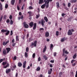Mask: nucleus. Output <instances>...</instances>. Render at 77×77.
Masks as SVG:
<instances>
[{"mask_svg":"<svg viewBox=\"0 0 77 77\" xmlns=\"http://www.w3.org/2000/svg\"><path fill=\"white\" fill-rule=\"evenodd\" d=\"M37 43V41H35L34 42V43H32V46H33V45H34V47H36Z\"/></svg>","mask_w":77,"mask_h":77,"instance_id":"4","label":"nucleus"},{"mask_svg":"<svg viewBox=\"0 0 77 77\" xmlns=\"http://www.w3.org/2000/svg\"><path fill=\"white\" fill-rule=\"evenodd\" d=\"M39 30L40 32H42V33L44 32V29L43 28H40Z\"/></svg>","mask_w":77,"mask_h":77,"instance_id":"16","label":"nucleus"},{"mask_svg":"<svg viewBox=\"0 0 77 77\" xmlns=\"http://www.w3.org/2000/svg\"><path fill=\"white\" fill-rule=\"evenodd\" d=\"M46 50H47V46H45V48L43 49V53H44L45 52V51H46Z\"/></svg>","mask_w":77,"mask_h":77,"instance_id":"13","label":"nucleus"},{"mask_svg":"<svg viewBox=\"0 0 77 77\" xmlns=\"http://www.w3.org/2000/svg\"><path fill=\"white\" fill-rule=\"evenodd\" d=\"M45 4H43L41 6V8L42 9H44L45 8Z\"/></svg>","mask_w":77,"mask_h":77,"instance_id":"14","label":"nucleus"},{"mask_svg":"<svg viewBox=\"0 0 77 77\" xmlns=\"http://www.w3.org/2000/svg\"><path fill=\"white\" fill-rule=\"evenodd\" d=\"M15 0H11V2L12 5H14V3H15Z\"/></svg>","mask_w":77,"mask_h":77,"instance_id":"17","label":"nucleus"},{"mask_svg":"<svg viewBox=\"0 0 77 77\" xmlns=\"http://www.w3.org/2000/svg\"><path fill=\"white\" fill-rule=\"evenodd\" d=\"M9 22H10V20H9V19H8L6 21V23H9Z\"/></svg>","mask_w":77,"mask_h":77,"instance_id":"45","label":"nucleus"},{"mask_svg":"<svg viewBox=\"0 0 77 77\" xmlns=\"http://www.w3.org/2000/svg\"><path fill=\"white\" fill-rule=\"evenodd\" d=\"M33 25V22H31L29 23V26L30 27H32Z\"/></svg>","mask_w":77,"mask_h":77,"instance_id":"21","label":"nucleus"},{"mask_svg":"<svg viewBox=\"0 0 77 77\" xmlns=\"http://www.w3.org/2000/svg\"><path fill=\"white\" fill-rule=\"evenodd\" d=\"M17 59V57L14 56V57L13 60H15Z\"/></svg>","mask_w":77,"mask_h":77,"instance_id":"44","label":"nucleus"},{"mask_svg":"<svg viewBox=\"0 0 77 77\" xmlns=\"http://www.w3.org/2000/svg\"><path fill=\"white\" fill-rule=\"evenodd\" d=\"M25 56L26 57H28V55H27V52H25Z\"/></svg>","mask_w":77,"mask_h":77,"instance_id":"27","label":"nucleus"},{"mask_svg":"<svg viewBox=\"0 0 77 77\" xmlns=\"http://www.w3.org/2000/svg\"><path fill=\"white\" fill-rule=\"evenodd\" d=\"M26 52H28V51H29V48L28 47L26 48Z\"/></svg>","mask_w":77,"mask_h":77,"instance_id":"47","label":"nucleus"},{"mask_svg":"<svg viewBox=\"0 0 77 77\" xmlns=\"http://www.w3.org/2000/svg\"><path fill=\"white\" fill-rule=\"evenodd\" d=\"M16 41H18L19 40V38L18 35L16 36Z\"/></svg>","mask_w":77,"mask_h":77,"instance_id":"33","label":"nucleus"},{"mask_svg":"<svg viewBox=\"0 0 77 77\" xmlns=\"http://www.w3.org/2000/svg\"><path fill=\"white\" fill-rule=\"evenodd\" d=\"M24 4H23V6H22V10H23V9H24Z\"/></svg>","mask_w":77,"mask_h":77,"instance_id":"48","label":"nucleus"},{"mask_svg":"<svg viewBox=\"0 0 77 77\" xmlns=\"http://www.w3.org/2000/svg\"><path fill=\"white\" fill-rule=\"evenodd\" d=\"M35 54L34 53L32 55V57L33 58H35Z\"/></svg>","mask_w":77,"mask_h":77,"instance_id":"46","label":"nucleus"},{"mask_svg":"<svg viewBox=\"0 0 77 77\" xmlns=\"http://www.w3.org/2000/svg\"><path fill=\"white\" fill-rule=\"evenodd\" d=\"M50 2H52V0H47L46 1V2L49 3Z\"/></svg>","mask_w":77,"mask_h":77,"instance_id":"37","label":"nucleus"},{"mask_svg":"<svg viewBox=\"0 0 77 77\" xmlns=\"http://www.w3.org/2000/svg\"><path fill=\"white\" fill-rule=\"evenodd\" d=\"M65 15H66V14H62V17H64V16H65Z\"/></svg>","mask_w":77,"mask_h":77,"instance_id":"54","label":"nucleus"},{"mask_svg":"<svg viewBox=\"0 0 77 77\" xmlns=\"http://www.w3.org/2000/svg\"><path fill=\"white\" fill-rule=\"evenodd\" d=\"M17 9L18 11H19L20 10V7H19V6H17Z\"/></svg>","mask_w":77,"mask_h":77,"instance_id":"52","label":"nucleus"},{"mask_svg":"<svg viewBox=\"0 0 77 77\" xmlns=\"http://www.w3.org/2000/svg\"><path fill=\"white\" fill-rule=\"evenodd\" d=\"M23 18H24V17L23 16V15H22L21 16L20 18L22 20Z\"/></svg>","mask_w":77,"mask_h":77,"instance_id":"49","label":"nucleus"},{"mask_svg":"<svg viewBox=\"0 0 77 77\" xmlns=\"http://www.w3.org/2000/svg\"><path fill=\"white\" fill-rule=\"evenodd\" d=\"M56 36H58L59 35V32L57 31L56 32Z\"/></svg>","mask_w":77,"mask_h":77,"instance_id":"43","label":"nucleus"},{"mask_svg":"<svg viewBox=\"0 0 77 77\" xmlns=\"http://www.w3.org/2000/svg\"><path fill=\"white\" fill-rule=\"evenodd\" d=\"M29 9H33V8L31 6H30L29 7Z\"/></svg>","mask_w":77,"mask_h":77,"instance_id":"38","label":"nucleus"},{"mask_svg":"<svg viewBox=\"0 0 77 77\" xmlns=\"http://www.w3.org/2000/svg\"><path fill=\"white\" fill-rule=\"evenodd\" d=\"M44 19L45 20L46 22H48V19L47 18V17H44Z\"/></svg>","mask_w":77,"mask_h":77,"instance_id":"24","label":"nucleus"},{"mask_svg":"<svg viewBox=\"0 0 77 77\" xmlns=\"http://www.w3.org/2000/svg\"><path fill=\"white\" fill-rule=\"evenodd\" d=\"M72 34V32H71V30L70 29L69 30L68 32V35H71Z\"/></svg>","mask_w":77,"mask_h":77,"instance_id":"8","label":"nucleus"},{"mask_svg":"<svg viewBox=\"0 0 77 77\" xmlns=\"http://www.w3.org/2000/svg\"><path fill=\"white\" fill-rule=\"evenodd\" d=\"M2 9H3V8L2 7V4H0V10L1 11H2Z\"/></svg>","mask_w":77,"mask_h":77,"instance_id":"30","label":"nucleus"},{"mask_svg":"<svg viewBox=\"0 0 77 77\" xmlns=\"http://www.w3.org/2000/svg\"><path fill=\"white\" fill-rule=\"evenodd\" d=\"M43 57L44 58V59H45V60H47V57H46L45 55L43 56Z\"/></svg>","mask_w":77,"mask_h":77,"instance_id":"32","label":"nucleus"},{"mask_svg":"<svg viewBox=\"0 0 77 77\" xmlns=\"http://www.w3.org/2000/svg\"><path fill=\"white\" fill-rule=\"evenodd\" d=\"M28 13L29 14V16H32V12L29 11L28 12Z\"/></svg>","mask_w":77,"mask_h":77,"instance_id":"36","label":"nucleus"},{"mask_svg":"<svg viewBox=\"0 0 77 77\" xmlns=\"http://www.w3.org/2000/svg\"><path fill=\"white\" fill-rule=\"evenodd\" d=\"M53 44H51V46H50V49L51 50H52L53 49Z\"/></svg>","mask_w":77,"mask_h":77,"instance_id":"29","label":"nucleus"},{"mask_svg":"<svg viewBox=\"0 0 77 77\" xmlns=\"http://www.w3.org/2000/svg\"><path fill=\"white\" fill-rule=\"evenodd\" d=\"M76 56H77V55L76 54H75L73 57V59H75V58H76Z\"/></svg>","mask_w":77,"mask_h":77,"instance_id":"25","label":"nucleus"},{"mask_svg":"<svg viewBox=\"0 0 77 77\" xmlns=\"http://www.w3.org/2000/svg\"><path fill=\"white\" fill-rule=\"evenodd\" d=\"M40 69H41V68H40V67H38L36 69V70L37 71H40Z\"/></svg>","mask_w":77,"mask_h":77,"instance_id":"26","label":"nucleus"},{"mask_svg":"<svg viewBox=\"0 0 77 77\" xmlns=\"http://www.w3.org/2000/svg\"><path fill=\"white\" fill-rule=\"evenodd\" d=\"M6 17H7V16L6 15H4V19L6 20Z\"/></svg>","mask_w":77,"mask_h":77,"instance_id":"50","label":"nucleus"},{"mask_svg":"<svg viewBox=\"0 0 77 77\" xmlns=\"http://www.w3.org/2000/svg\"><path fill=\"white\" fill-rule=\"evenodd\" d=\"M14 41H15V40H14V39H13L12 40V42L13 43H14Z\"/></svg>","mask_w":77,"mask_h":77,"instance_id":"61","label":"nucleus"},{"mask_svg":"<svg viewBox=\"0 0 77 77\" xmlns=\"http://www.w3.org/2000/svg\"><path fill=\"white\" fill-rule=\"evenodd\" d=\"M3 65H6V66H4V68H6L7 67H8L9 66V64L8 63H7L6 62H3L2 63Z\"/></svg>","mask_w":77,"mask_h":77,"instance_id":"1","label":"nucleus"},{"mask_svg":"<svg viewBox=\"0 0 77 77\" xmlns=\"http://www.w3.org/2000/svg\"><path fill=\"white\" fill-rule=\"evenodd\" d=\"M7 32V30L5 29H2L1 30V32H2L3 33H5V32Z\"/></svg>","mask_w":77,"mask_h":77,"instance_id":"22","label":"nucleus"},{"mask_svg":"<svg viewBox=\"0 0 77 77\" xmlns=\"http://www.w3.org/2000/svg\"><path fill=\"white\" fill-rule=\"evenodd\" d=\"M11 71V69H6V72L7 74H8L9 72Z\"/></svg>","mask_w":77,"mask_h":77,"instance_id":"5","label":"nucleus"},{"mask_svg":"<svg viewBox=\"0 0 77 77\" xmlns=\"http://www.w3.org/2000/svg\"><path fill=\"white\" fill-rule=\"evenodd\" d=\"M65 48H64L63 49V53H65Z\"/></svg>","mask_w":77,"mask_h":77,"instance_id":"60","label":"nucleus"},{"mask_svg":"<svg viewBox=\"0 0 77 77\" xmlns=\"http://www.w3.org/2000/svg\"><path fill=\"white\" fill-rule=\"evenodd\" d=\"M65 38H63L61 39V42H63V41H65Z\"/></svg>","mask_w":77,"mask_h":77,"instance_id":"28","label":"nucleus"},{"mask_svg":"<svg viewBox=\"0 0 77 77\" xmlns=\"http://www.w3.org/2000/svg\"><path fill=\"white\" fill-rule=\"evenodd\" d=\"M13 21L12 20H10V24L11 25H12V24H13Z\"/></svg>","mask_w":77,"mask_h":77,"instance_id":"40","label":"nucleus"},{"mask_svg":"<svg viewBox=\"0 0 77 77\" xmlns=\"http://www.w3.org/2000/svg\"><path fill=\"white\" fill-rule=\"evenodd\" d=\"M50 62H51V63H54V60H51L50 61Z\"/></svg>","mask_w":77,"mask_h":77,"instance_id":"58","label":"nucleus"},{"mask_svg":"<svg viewBox=\"0 0 77 77\" xmlns=\"http://www.w3.org/2000/svg\"><path fill=\"white\" fill-rule=\"evenodd\" d=\"M52 71H53V69H52V68H51L50 69V70H49L48 71V74H51V72H52Z\"/></svg>","mask_w":77,"mask_h":77,"instance_id":"10","label":"nucleus"},{"mask_svg":"<svg viewBox=\"0 0 77 77\" xmlns=\"http://www.w3.org/2000/svg\"><path fill=\"white\" fill-rule=\"evenodd\" d=\"M22 15V14L21 13V12H19V15L21 16Z\"/></svg>","mask_w":77,"mask_h":77,"instance_id":"59","label":"nucleus"},{"mask_svg":"<svg viewBox=\"0 0 77 77\" xmlns=\"http://www.w3.org/2000/svg\"><path fill=\"white\" fill-rule=\"evenodd\" d=\"M13 34V32L12 31H11V35H12Z\"/></svg>","mask_w":77,"mask_h":77,"instance_id":"55","label":"nucleus"},{"mask_svg":"<svg viewBox=\"0 0 77 77\" xmlns=\"http://www.w3.org/2000/svg\"><path fill=\"white\" fill-rule=\"evenodd\" d=\"M6 32H7L5 33V35L7 36V35H9V34L10 33V31L7 30Z\"/></svg>","mask_w":77,"mask_h":77,"instance_id":"18","label":"nucleus"},{"mask_svg":"<svg viewBox=\"0 0 77 77\" xmlns=\"http://www.w3.org/2000/svg\"><path fill=\"white\" fill-rule=\"evenodd\" d=\"M74 61H75V60H72L71 62V63H74Z\"/></svg>","mask_w":77,"mask_h":77,"instance_id":"56","label":"nucleus"},{"mask_svg":"<svg viewBox=\"0 0 77 77\" xmlns=\"http://www.w3.org/2000/svg\"><path fill=\"white\" fill-rule=\"evenodd\" d=\"M40 16V15H39V14H38V15H37L36 18H37V19L38 18V17H39Z\"/></svg>","mask_w":77,"mask_h":77,"instance_id":"39","label":"nucleus"},{"mask_svg":"<svg viewBox=\"0 0 77 77\" xmlns=\"http://www.w3.org/2000/svg\"><path fill=\"white\" fill-rule=\"evenodd\" d=\"M64 52H65V54H69V52H67V51H65Z\"/></svg>","mask_w":77,"mask_h":77,"instance_id":"41","label":"nucleus"},{"mask_svg":"<svg viewBox=\"0 0 77 77\" xmlns=\"http://www.w3.org/2000/svg\"><path fill=\"white\" fill-rule=\"evenodd\" d=\"M3 53L4 54H6V50H4L3 51Z\"/></svg>","mask_w":77,"mask_h":77,"instance_id":"34","label":"nucleus"},{"mask_svg":"<svg viewBox=\"0 0 77 77\" xmlns=\"http://www.w3.org/2000/svg\"><path fill=\"white\" fill-rule=\"evenodd\" d=\"M9 18L11 20H12V16L11 15H10Z\"/></svg>","mask_w":77,"mask_h":77,"instance_id":"35","label":"nucleus"},{"mask_svg":"<svg viewBox=\"0 0 77 77\" xmlns=\"http://www.w3.org/2000/svg\"><path fill=\"white\" fill-rule=\"evenodd\" d=\"M23 26L25 28H29V25L27 24L25 22H24L23 23Z\"/></svg>","mask_w":77,"mask_h":77,"instance_id":"3","label":"nucleus"},{"mask_svg":"<svg viewBox=\"0 0 77 77\" xmlns=\"http://www.w3.org/2000/svg\"><path fill=\"white\" fill-rule=\"evenodd\" d=\"M57 8H59V3L57 2Z\"/></svg>","mask_w":77,"mask_h":77,"instance_id":"31","label":"nucleus"},{"mask_svg":"<svg viewBox=\"0 0 77 77\" xmlns=\"http://www.w3.org/2000/svg\"><path fill=\"white\" fill-rule=\"evenodd\" d=\"M46 0H39L38 4L39 5H42Z\"/></svg>","mask_w":77,"mask_h":77,"instance_id":"2","label":"nucleus"},{"mask_svg":"<svg viewBox=\"0 0 77 77\" xmlns=\"http://www.w3.org/2000/svg\"><path fill=\"white\" fill-rule=\"evenodd\" d=\"M3 59H1L0 60V62H3Z\"/></svg>","mask_w":77,"mask_h":77,"instance_id":"64","label":"nucleus"},{"mask_svg":"<svg viewBox=\"0 0 77 77\" xmlns=\"http://www.w3.org/2000/svg\"><path fill=\"white\" fill-rule=\"evenodd\" d=\"M29 33H27V35H26L27 38H28L29 37Z\"/></svg>","mask_w":77,"mask_h":77,"instance_id":"63","label":"nucleus"},{"mask_svg":"<svg viewBox=\"0 0 77 77\" xmlns=\"http://www.w3.org/2000/svg\"><path fill=\"white\" fill-rule=\"evenodd\" d=\"M22 63H21L20 62H19V63H18V66L19 67H21V66H22Z\"/></svg>","mask_w":77,"mask_h":77,"instance_id":"19","label":"nucleus"},{"mask_svg":"<svg viewBox=\"0 0 77 77\" xmlns=\"http://www.w3.org/2000/svg\"><path fill=\"white\" fill-rule=\"evenodd\" d=\"M6 50H7V53H8L9 52V51L11 50V48H6Z\"/></svg>","mask_w":77,"mask_h":77,"instance_id":"20","label":"nucleus"},{"mask_svg":"<svg viewBox=\"0 0 77 77\" xmlns=\"http://www.w3.org/2000/svg\"><path fill=\"white\" fill-rule=\"evenodd\" d=\"M26 61H24L23 65V68H26Z\"/></svg>","mask_w":77,"mask_h":77,"instance_id":"11","label":"nucleus"},{"mask_svg":"<svg viewBox=\"0 0 77 77\" xmlns=\"http://www.w3.org/2000/svg\"><path fill=\"white\" fill-rule=\"evenodd\" d=\"M45 36L46 37H48L49 36V32H46L45 34Z\"/></svg>","mask_w":77,"mask_h":77,"instance_id":"9","label":"nucleus"},{"mask_svg":"<svg viewBox=\"0 0 77 77\" xmlns=\"http://www.w3.org/2000/svg\"><path fill=\"white\" fill-rule=\"evenodd\" d=\"M8 7V4H6L5 5V8L7 9Z\"/></svg>","mask_w":77,"mask_h":77,"instance_id":"42","label":"nucleus"},{"mask_svg":"<svg viewBox=\"0 0 77 77\" xmlns=\"http://www.w3.org/2000/svg\"><path fill=\"white\" fill-rule=\"evenodd\" d=\"M50 67H51V68H52V67H53V65L51 64H50Z\"/></svg>","mask_w":77,"mask_h":77,"instance_id":"62","label":"nucleus"},{"mask_svg":"<svg viewBox=\"0 0 77 77\" xmlns=\"http://www.w3.org/2000/svg\"><path fill=\"white\" fill-rule=\"evenodd\" d=\"M36 23H35L34 24V26L33 27V30L35 29H36Z\"/></svg>","mask_w":77,"mask_h":77,"instance_id":"15","label":"nucleus"},{"mask_svg":"<svg viewBox=\"0 0 77 77\" xmlns=\"http://www.w3.org/2000/svg\"><path fill=\"white\" fill-rule=\"evenodd\" d=\"M45 4L46 5V8H48V5L49 4V3L47 2H45Z\"/></svg>","mask_w":77,"mask_h":77,"instance_id":"7","label":"nucleus"},{"mask_svg":"<svg viewBox=\"0 0 77 77\" xmlns=\"http://www.w3.org/2000/svg\"><path fill=\"white\" fill-rule=\"evenodd\" d=\"M38 61H41V57H39L38 59Z\"/></svg>","mask_w":77,"mask_h":77,"instance_id":"51","label":"nucleus"},{"mask_svg":"<svg viewBox=\"0 0 77 77\" xmlns=\"http://www.w3.org/2000/svg\"><path fill=\"white\" fill-rule=\"evenodd\" d=\"M77 1L76 0H71L70 1V2H71V3H75Z\"/></svg>","mask_w":77,"mask_h":77,"instance_id":"23","label":"nucleus"},{"mask_svg":"<svg viewBox=\"0 0 77 77\" xmlns=\"http://www.w3.org/2000/svg\"><path fill=\"white\" fill-rule=\"evenodd\" d=\"M9 40H8L6 42H3V45H6V44H8V43H9Z\"/></svg>","mask_w":77,"mask_h":77,"instance_id":"12","label":"nucleus"},{"mask_svg":"<svg viewBox=\"0 0 77 77\" xmlns=\"http://www.w3.org/2000/svg\"><path fill=\"white\" fill-rule=\"evenodd\" d=\"M56 54H57L56 53V52L54 53V56H56Z\"/></svg>","mask_w":77,"mask_h":77,"instance_id":"57","label":"nucleus"},{"mask_svg":"<svg viewBox=\"0 0 77 77\" xmlns=\"http://www.w3.org/2000/svg\"><path fill=\"white\" fill-rule=\"evenodd\" d=\"M70 5H71V3H69L68 4V7H70Z\"/></svg>","mask_w":77,"mask_h":77,"instance_id":"53","label":"nucleus"},{"mask_svg":"<svg viewBox=\"0 0 77 77\" xmlns=\"http://www.w3.org/2000/svg\"><path fill=\"white\" fill-rule=\"evenodd\" d=\"M41 23L42 24V25L43 26H44V23H45V21L43 19H42L41 21Z\"/></svg>","mask_w":77,"mask_h":77,"instance_id":"6","label":"nucleus"}]
</instances>
